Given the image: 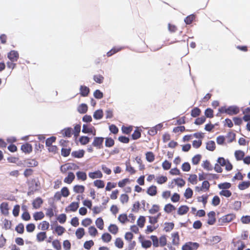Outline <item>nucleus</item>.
Returning a JSON list of instances; mask_svg holds the SVG:
<instances>
[{
  "mask_svg": "<svg viewBox=\"0 0 250 250\" xmlns=\"http://www.w3.org/2000/svg\"><path fill=\"white\" fill-rule=\"evenodd\" d=\"M219 195L228 198L231 196L232 192L229 189H223L219 192Z\"/></svg>",
  "mask_w": 250,
  "mask_h": 250,
  "instance_id": "obj_57",
  "label": "nucleus"
},
{
  "mask_svg": "<svg viewBox=\"0 0 250 250\" xmlns=\"http://www.w3.org/2000/svg\"><path fill=\"white\" fill-rule=\"evenodd\" d=\"M79 202H73L71 203L69 205V207H70L69 210L72 212L76 211L79 207Z\"/></svg>",
  "mask_w": 250,
  "mask_h": 250,
  "instance_id": "obj_36",
  "label": "nucleus"
},
{
  "mask_svg": "<svg viewBox=\"0 0 250 250\" xmlns=\"http://www.w3.org/2000/svg\"><path fill=\"white\" fill-rule=\"evenodd\" d=\"M201 113V110L198 107H194L190 112L192 117L195 118L199 116Z\"/></svg>",
  "mask_w": 250,
  "mask_h": 250,
  "instance_id": "obj_34",
  "label": "nucleus"
},
{
  "mask_svg": "<svg viewBox=\"0 0 250 250\" xmlns=\"http://www.w3.org/2000/svg\"><path fill=\"white\" fill-rule=\"evenodd\" d=\"M193 193L192 189L190 188H188L185 190L184 196L187 199H188L192 197Z\"/></svg>",
  "mask_w": 250,
  "mask_h": 250,
  "instance_id": "obj_53",
  "label": "nucleus"
},
{
  "mask_svg": "<svg viewBox=\"0 0 250 250\" xmlns=\"http://www.w3.org/2000/svg\"><path fill=\"white\" fill-rule=\"evenodd\" d=\"M123 47H124L123 46H114L110 50L106 52L105 56L107 57H111L114 54L121 50L122 48H123Z\"/></svg>",
  "mask_w": 250,
  "mask_h": 250,
  "instance_id": "obj_14",
  "label": "nucleus"
},
{
  "mask_svg": "<svg viewBox=\"0 0 250 250\" xmlns=\"http://www.w3.org/2000/svg\"><path fill=\"white\" fill-rule=\"evenodd\" d=\"M231 186V184L227 182H225L224 183H221L218 185V188L222 190L223 189H228Z\"/></svg>",
  "mask_w": 250,
  "mask_h": 250,
  "instance_id": "obj_40",
  "label": "nucleus"
},
{
  "mask_svg": "<svg viewBox=\"0 0 250 250\" xmlns=\"http://www.w3.org/2000/svg\"><path fill=\"white\" fill-rule=\"evenodd\" d=\"M173 181L175 182V184L180 188L184 187L186 184L185 181L182 178L178 177L174 179Z\"/></svg>",
  "mask_w": 250,
  "mask_h": 250,
  "instance_id": "obj_44",
  "label": "nucleus"
},
{
  "mask_svg": "<svg viewBox=\"0 0 250 250\" xmlns=\"http://www.w3.org/2000/svg\"><path fill=\"white\" fill-rule=\"evenodd\" d=\"M124 241L122 238L118 237L116 239L115 241V246L118 249H122L124 246Z\"/></svg>",
  "mask_w": 250,
  "mask_h": 250,
  "instance_id": "obj_56",
  "label": "nucleus"
},
{
  "mask_svg": "<svg viewBox=\"0 0 250 250\" xmlns=\"http://www.w3.org/2000/svg\"><path fill=\"white\" fill-rule=\"evenodd\" d=\"M15 230L20 234H22L24 231V225L22 223H19L15 228Z\"/></svg>",
  "mask_w": 250,
  "mask_h": 250,
  "instance_id": "obj_61",
  "label": "nucleus"
},
{
  "mask_svg": "<svg viewBox=\"0 0 250 250\" xmlns=\"http://www.w3.org/2000/svg\"><path fill=\"white\" fill-rule=\"evenodd\" d=\"M199 246V244L197 242L189 241L183 245L182 250H196Z\"/></svg>",
  "mask_w": 250,
  "mask_h": 250,
  "instance_id": "obj_4",
  "label": "nucleus"
},
{
  "mask_svg": "<svg viewBox=\"0 0 250 250\" xmlns=\"http://www.w3.org/2000/svg\"><path fill=\"white\" fill-rule=\"evenodd\" d=\"M132 129L133 127L132 125H129L127 126H125L123 125L121 128L123 133L127 135L130 134L132 130Z\"/></svg>",
  "mask_w": 250,
  "mask_h": 250,
  "instance_id": "obj_52",
  "label": "nucleus"
},
{
  "mask_svg": "<svg viewBox=\"0 0 250 250\" xmlns=\"http://www.w3.org/2000/svg\"><path fill=\"white\" fill-rule=\"evenodd\" d=\"M93 129H94V127L91 125L83 124L82 131L84 134H90Z\"/></svg>",
  "mask_w": 250,
  "mask_h": 250,
  "instance_id": "obj_18",
  "label": "nucleus"
},
{
  "mask_svg": "<svg viewBox=\"0 0 250 250\" xmlns=\"http://www.w3.org/2000/svg\"><path fill=\"white\" fill-rule=\"evenodd\" d=\"M93 96L95 98L99 100L103 98L104 94L100 90L96 89L93 93Z\"/></svg>",
  "mask_w": 250,
  "mask_h": 250,
  "instance_id": "obj_58",
  "label": "nucleus"
},
{
  "mask_svg": "<svg viewBox=\"0 0 250 250\" xmlns=\"http://www.w3.org/2000/svg\"><path fill=\"white\" fill-rule=\"evenodd\" d=\"M202 166L203 167V168L205 169H206L208 171L212 170L213 169V167L210 163V162L208 160H206L203 162V163L202 165Z\"/></svg>",
  "mask_w": 250,
  "mask_h": 250,
  "instance_id": "obj_46",
  "label": "nucleus"
},
{
  "mask_svg": "<svg viewBox=\"0 0 250 250\" xmlns=\"http://www.w3.org/2000/svg\"><path fill=\"white\" fill-rule=\"evenodd\" d=\"M62 136L65 138H70L73 134V129L71 127H67L62 130Z\"/></svg>",
  "mask_w": 250,
  "mask_h": 250,
  "instance_id": "obj_11",
  "label": "nucleus"
},
{
  "mask_svg": "<svg viewBox=\"0 0 250 250\" xmlns=\"http://www.w3.org/2000/svg\"><path fill=\"white\" fill-rule=\"evenodd\" d=\"M108 231L113 234H116L118 231L119 228L116 224H111L108 228Z\"/></svg>",
  "mask_w": 250,
  "mask_h": 250,
  "instance_id": "obj_32",
  "label": "nucleus"
},
{
  "mask_svg": "<svg viewBox=\"0 0 250 250\" xmlns=\"http://www.w3.org/2000/svg\"><path fill=\"white\" fill-rule=\"evenodd\" d=\"M76 236L78 239H81L85 234V230L83 228H79L75 232Z\"/></svg>",
  "mask_w": 250,
  "mask_h": 250,
  "instance_id": "obj_30",
  "label": "nucleus"
},
{
  "mask_svg": "<svg viewBox=\"0 0 250 250\" xmlns=\"http://www.w3.org/2000/svg\"><path fill=\"white\" fill-rule=\"evenodd\" d=\"M88 110V105L85 103L80 104L77 107L78 112L81 114H84L87 112Z\"/></svg>",
  "mask_w": 250,
  "mask_h": 250,
  "instance_id": "obj_19",
  "label": "nucleus"
},
{
  "mask_svg": "<svg viewBox=\"0 0 250 250\" xmlns=\"http://www.w3.org/2000/svg\"><path fill=\"white\" fill-rule=\"evenodd\" d=\"M101 239L103 242L105 243H109L112 239V236L108 232H104L102 234Z\"/></svg>",
  "mask_w": 250,
  "mask_h": 250,
  "instance_id": "obj_38",
  "label": "nucleus"
},
{
  "mask_svg": "<svg viewBox=\"0 0 250 250\" xmlns=\"http://www.w3.org/2000/svg\"><path fill=\"white\" fill-rule=\"evenodd\" d=\"M142 129L138 127H136L133 133L131 134V138L133 140H136L139 139L141 136Z\"/></svg>",
  "mask_w": 250,
  "mask_h": 250,
  "instance_id": "obj_17",
  "label": "nucleus"
},
{
  "mask_svg": "<svg viewBox=\"0 0 250 250\" xmlns=\"http://www.w3.org/2000/svg\"><path fill=\"white\" fill-rule=\"evenodd\" d=\"M0 210L2 214L8 215L9 214L8 203L7 202L1 203L0 205Z\"/></svg>",
  "mask_w": 250,
  "mask_h": 250,
  "instance_id": "obj_13",
  "label": "nucleus"
},
{
  "mask_svg": "<svg viewBox=\"0 0 250 250\" xmlns=\"http://www.w3.org/2000/svg\"><path fill=\"white\" fill-rule=\"evenodd\" d=\"M89 177L94 179L96 178H101L103 177V174L100 170H96L94 172H89L88 173Z\"/></svg>",
  "mask_w": 250,
  "mask_h": 250,
  "instance_id": "obj_16",
  "label": "nucleus"
},
{
  "mask_svg": "<svg viewBox=\"0 0 250 250\" xmlns=\"http://www.w3.org/2000/svg\"><path fill=\"white\" fill-rule=\"evenodd\" d=\"M81 123L78 124H76L74 125V130H73V134L74 135V137H77L80 134V133L81 132Z\"/></svg>",
  "mask_w": 250,
  "mask_h": 250,
  "instance_id": "obj_50",
  "label": "nucleus"
},
{
  "mask_svg": "<svg viewBox=\"0 0 250 250\" xmlns=\"http://www.w3.org/2000/svg\"><path fill=\"white\" fill-rule=\"evenodd\" d=\"M206 120V118L205 116H201L196 118L194 123L197 125H200L203 124Z\"/></svg>",
  "mask_w": 250,
  "mask_h": 250,
  "instance_id": "obj_59",
  "label": "nucleus"
},
{
  "mask_svg": "<svg viewBox=\"0 0 250 250\" xmlns=\"http://www.w3.org/2000/svg\"><path fill=\"white\" fill-rule=\"evenodd\" d=\"M95 224L97 227L100 229H103L104 226V220L102 217H98L95 221Z\"/></svg>",
  "mask_w": 250,
  "mask_h": 250,
  "instance_id": "obj_42",
  "label": "nucleus"
},
{
  "mask_svg": "<svg viewBox=\"0 0 250 250\" xmlns=\"http://www.w3.org/2000/svg\"><path fill=\"white\" fill-rule=\"evenodd\" d=\"M176 209L175 207L171 203L166 204L164 208L165 212L170 213L173 210Z\"/></svg>",
  "mask_w": 250,
  "mask_h": 250,
  "instance_id": "obj_29",
  "label": "nucleus"
},
{
  "mask_svg": "<svg viewBox=\"0 0 250 250\" xmlns=\"http://www.w3.org/2000/svg\"><path fill=\"white\" fill-rule=\"evenodd\" d=\"M75 178V176L74 173L72 171H69L68 172V175L66 177H65V178L63 180V181L64 183L70 184L72 183L73 181Z\"/></svg>",
  "mask_w": 250,
  "mask_h": 250,
  "instance_id": "obj_15",
  "label": "nucleus"
},
{
  "mask_svg": "<svg viewBox=\"0 0 250 250\" xmlns=\"http://www.w3.org/2000/svg\"><path fill=\"white\" fill-rule=\"evenodd\" d=\"M94 243L92 240L86 241L83 244V247L85 249L89 250L94 246Z\"/></svg>",
  "mask_w": 250,
  "mask_h": 250,
  "instance_id": "obj_63",
  "label": "nucleus"
},
{
  "mask_svg": "<svg viewBox=\"0 0 250 250\" xmlns=\"http://www.w3.org/2000/svg\"><path fill=\"white\" fill-rule=\"evenodd\" d=\"M165 225H166L164 228V230L166 232H169L173 229L174 227V224L173 222H165Z\"/></svg>",
  "mask_w": 250,
  "mask_h": 250,
  "instance_id": "obj_43",
  "label": "nucleus"
},
{
  "mask_svg": "<svg viewBox=\"0 0 250 250\" xmlns=\"http://www.w3.org/2000/svg\"><path fill=\"white\" fill-rule=\"evenodd\" d=\"M245 152L241 150H237L234 152V156L237 161H241L245 156Z\"/></svg>",
  "mask_w": 250,
  "mask_h": 250,
  "instance_id": "obj_26",
  "label": "nucleus"
},
{
  "mask_svg": "<svg viewBox=\"0 0 250 250\" xmlns=\"http://www.w3.org/2000/svg\"><path fill=\"white\" fill-rule=\"evenodd\" d=\"M202 158V155L201 154H198L194 156L192 158V163L193 165H198Z\"/></svg>",
  "mask_w": 250,
  "mask_h": 250,
  "instance_id": "obj_55",
  "label": "nucleus"
},
{
  "mask_svg": "<svg viewBox=\"0 0 250 250\" xmlns=\"http://www.w3.org/2000/svg\"><path fill=\"white\" fill-rule=\"evenodd\" d=\"M228 114L231 116L236 115L240 112L239 107L235 105H230L228 107Z\"/></svg>",
  "mask_w": 250,
  "mask_h": 250,
  "instance_id": "obj_7",
  "label": "nucleus"
},
{
  "mask_svg": "<svg viewBox=\"0 0 250 250\" xmlns=\"http://www.w3.org/2000/svg\"><path fill=\"white\" fill-rule=\"evenodd\" d=\"M78 180H81L83 181L87 179V175L85 172L83 171H78L76 173Z\"/></svg>",
  "mask_w": 250,
  "mask_h": 250,
  "instance_id": "obj_27",
  "label": "nucleus"
},
{
  "mask_svg": "<svg viewBox=\"0 0 250 250\" xmlns=\"http://www.w3.org/2000/svg\"><path fill=\"white\" fill-rule=\"evenodd\" d=\"M205 117L208 118H212L213 117V110L210 107H208L205 109Z\"/></svg>",
  "mask_w": 250,
  "mask_h": 250,
  "instance_id": "obj_49",
  "label": "nucleus"
},
{
  "mask_svg": "<svg viewBox=\"0 0 250 250\" xmlns=\"http://www.w3.org/2000/svg\"><path fill=\"white\" fill-rule=\"evenodd\" d=\"M125 165H126V171L129 172L131 174H133L136 172V170L134 169V168L132 167L130 164L129 160H127L125 162Z\"/></svg>",
  "mask_w": 250,
  "mask_h": 250,
  "instance_id": "obj_39",
  "label": "nucleus"
},
{
  "mask_svg": "<svg viewBox=\"0 0 250 250\" xmlns=\"http://www.w3.org/2000/svg\"><path fill=\"white\" fill-rule=\"evenodd\" d=\"M91 138L87 136H81L79 139V142L82 145H86L88 144L91 140Z\"/></svg>",
  "mask_w": 250,
  "mask_h": 250,
  "instance_id": "obj_25",
  "label": "nucleus"
},
{
  "mask_svg": "<svg viewBox=\"0 0 250 250\" xmlns=\"http://www.w3.org/2000/svg\"><path fill=\"white\" fill-rule=\"evenodd\" d=\"M206 148L210 151H213L216 148V145L214 141H209L206 143Z\"/></svg>",
  "mask_w": 250,
  "mask_h": 250,
  "instance_id": "obj_24",
  "label": "nucleus"
},
{
  "mask_svg": "<svg viewBox=\"0 0 250 250\" xmlns=\"http://www.w3.org/2000/svg\"><path fill=\"white\" fill-rule=\"evenodd\" d=\"M139 242L141 243L142 248L144 249H148L150 248L152 245V242L149 240L145 239V236L143 235H140L138 238Z\"/></svg>",
  "mask_w": 250,
  "mask_h": 250,
  "instance_id": "obj_5",
  "label": "nucleus"
},
{
  "mask_svg": "<svg viewBox=\"0 0 250 250\" xmlns=\"http://www.w3.org/2000/svg\"><path fill=\"white\" fill-rule=\"evenodd\" d=\"M93 118L95 120H101L104 116L103 110L102 109H98L93 113Z\"/></svg>",
  "mask_w": 250,
  "mask_h": 250,
  "instance_id": "obj_22",
  "label": "nucleus"
},
{
  "mask_svg": "<svg viewBox=\"0 0 250 250\" xmlns=\"http://www.w3.org/2000/svg\"><path fill=\"white\" fill-rule=\"evenodd\" d=\"M66 219L67 216L65 213L60 214L57 217V220L62 224H64L66 222Z\"/></svg>",
  "mask_w": 250,
  "mask_h": 250,
  "instance_id": "obj_60",
  "label": "nucleus"
},
{
  "mask_svg": "<svg viewBox=\"0 0 250 250\" xmlns=\"http://www.w3.org/2000/svg\"><path fill=\"white\" fill-rule=\"evenodd\" d=\"M150 238L152 241V245L154 247L157 248L160 246L159 239L158 238L156 235H152L150 236Z\"/></svg>",
  "mask_w": 250,
  "mask_h": 250,
  "instance_id": "obj_47",
  "label": "nucleus"
},
{
  "mask_svg": "<svg viewBox=\"0 0 250 250\" xmlns=\"http://www.w3.org/2000/svg\"><path fill=\"white\" fill-rule=\"evenodd\" d=\"M43 203V200L41 197H38L36 198L32 201V204L33 208L34 209H36L39 208L41 207V206L42 205Z\"/></svg>",
  "mask_w": 250,
  "mask_h": 250,
  "instance_id": "obj_10",
  "label": "nucleus"
},
{
  "mask_svg": "<svg viewBox=\"0 0 250 250\" xmlns=\"http://www.w3.org/2000/svg\"><path fill=\"white\" fill-rule=\"evenodd\" d=\"M208 220H207V224L209 225H213L216 221L215 217L216 213L214 211H210L207 214Z\"/></svg>",
  "mask_w": 250,
  "mask_h": 250,
  "instance_id": "obj_6",
  "label": "nucleus"
},
{
  "mask_svg": "<svg viewBox=\"0 0 250 250\" xmlns=\"http://www.w3.org/2000/svg\"><path fill=\"white\" fill-rule=\"evenodd\" d=\"M88 233L90 235L95 237L98 234V232L95 226H91L88 228Z\"/></svg>",
  "mask_w": 250,
  "mask_h": 250,
  "instance_id": "obj_54",
  "label": "nucleus"
},
{
  "mask_svg": "<svg viewBox=\"0 0 250 250\" xmlns=\"http://www.w3.org/2000/svg\"><path fill=\"white\" fill-rule=\"evenodd\" d=\"M146 160L149 162L151 163L154 161L155 159V155L152 151H147L146 153Z\"/></svg>",
  "mask_w": 250,
  "mask_h": 250,
  "instance_id": "obj_33",
  "label": "nucleus"
},
{
  "mask_svg": "<svg viewBox=\"0 0 250 250\" xmlns=\"http://www.w3.org/2000/svg\"><path fill=\"white\" fill-rule=\"evenodd\" d=\"M250 186V181H244L238 184V188L240 190H243L249 188Z\"/></svg>",
  "mask_w": 250,
  "mask_h": 250,
  "instance_id": "obj_23",
  "label": "nucleus"
},
{
  "mask_svg": "<svg viewBox=\"0 0 250 250\" xmlns=\"http://www.w3.org/2000/svg\"><path fill=\"white\" fill-rule=\"evenodd\" d=\"M105 139V146L107 147H111L114 145L115 141L111 137H106Z\"/></svg>",
  "mask_w": 250,
  "mask_h": 250,
  "instance_id": "obj_31",
  "label": "nucleus"
},
{
  "mask_svg": "<svg viewBox=\"0 0 250 250\" xmlns=\"http://www.w3.org/2000/svg\"><path fill=\"white\" fill-rule=\"evenodd\" d=\"M54 230L59 236H61L65 231V229L61 225H57V226L54 228Z\"/></svg>",
  "mask_w": 250,
  "mask_h": 250,
  "instance_id": "obj_48",
  "label": "nucleus"
},
{
  "mask_svg": "<svg viewBox=\"0 0 250 250\" xmlns=\"http://www.w3.org/2000/svg\"><path fill=\"white\" fill-rule=\"evenodd\" d=\"M118 219L122 224H125L126 222L129 221V220L127 218L126 213L120 214L118 216Z\"/></svg>",
  "mask_w": 250,
  "mask_h": 250,
  "instance_id": "obj_45",
  "label": "nucleus"
},
{
  "mask_svg": "<svg viewBox=\"0 0 250 250\" xmlns=\"http://www.w3.org/2000/svg\"><path fill=\"white\" fill-rule=\"evenodd\" d=\"M7 58L9 61L6 62H14L19 58V53L17 50H11L7 53Z\"/></svg>",
  "mask_w": 250,
  "mask_h": 250,
  "instance_id": "obj_3",
  "label": "nucleus"
},
{
  "mask_svg": "<svg viewBox=\"0 0 250 250\" xmlns=\"http://www.w3.org/2000/svg\"><path fill=\"white\" fill-rule=\"evenodd\" d=\"M84 154L85 150L82 149L72 151L71 153V156L73 158L80 159L84 156Z\"/></svg>",
  "mask_w": 250,
  "mask_h": 250,
  "instance_id": "obj_12",
  "label": "nucleus"
},
{
  "mask_svg": "<svg viewBox=\"0 0 250 250\" xmlns=\"http://www.w3.org/2000/svg\"><path fill=\"white\" fill-rule=\"evenodd\" d=\"M104 138L103 137H94L91 146L96 147L97 149L104 147Z\"/></svg>",
  "mask_w": 250,
  "mask_h": 250,
  "instance_id": "obj_2",
  "label": "nucleus"
},
{
  "mask_svg": "<svg viewBox=\"0 0 250 250\" xmlns=\"http://www.w3.org/2000/svg\"><path fill=\"white\" fill-rule=\"evenodd\" d=\"M146 193L151 196L156 195L157 193V187L155 185H151L147 189Z\"/></svg>",
  "mask_w": 250,
  "mask_h": 250,
  "instance_id": "obj_21",
  "label": "nucleus"
},
{
  "mask_svg": "<svg viewBox=\"0 0 250 250\" xmlns=\"http://www.w3.org/2000/svg\"><path fill=\"white\" fill-rule=\"evenodd\" d=\"M236 217V215L234 213H229L222 217H220L218 220V225L223 226L225 223H229L233 221Z\"/></svg>",
  "mask_w": 250,
  "mask_h": 250,
  "instance_id": "obj_1",
  "label": "nucleus"
},
{
  "mask_svg": "<svg viewBox=\"0 0 250 250\" xmlns=\"http://www.w3.org/2000/svg\"><path fill=\"white\" fill-rule=\"evenodd\" d=\"M189 210V207L187 205H181L178 208L177 214L183 215L186 214Z\"/></svg>",
  "mask_w": 250,
  "mask_h": 250,
  "instance_id": "obj_20",
  "label": "nucleus"
},
{
  "mask_svg": "<svg viewBox=\"0 0 250 250\" xmlns=\"http://www.w3.org/2000/svg\"><path fill=\"white\" fill-rule=\"evenodd\" d=\"M33 217L35 221L40 220L44 218V214L42 211H36L33 214Z\"/></svg>",
  "mask_w": 250,
  "mask_h": 250,
  "instance_id": "obj_37",
  "label": "nucleus"
},
{
  "mask_svg": "<svg viewBox=\"0 0 250 250\" xmlns=\"http://www.w3.org/2000/svg\"><path fill=\"white\" fill-rule=\"evenodd\" d=\"M146 221V219L144 216H140L137 221V224L140 228H142L145 226Z\"/></svg>",
  "mask_w": 250,
  "mask_h": 250,
  "instance_id": "obj_41",
  "label": "nucleus"
},
{
  "mask_svg": "<svg viewBox=\"0 0 250 250\" xmlns=\"http://www.w3.org/2000/svg\"><path fill=\"white\" fill-rule=\"evenodd\" d=\"M85 190V187L83 185H76L73 187V191L76 193H83Z\"/></svg>",
  "mask_w": 250,
  "mask_h": 250,
  "instance_id": "obj_28",
  "label": "nucleus"
},
{
  "mask_svg": "<svg viewBox=\"0 0 250 250\" xmlns=\"http://www.w3.org/2000/svg\"><path fill=\"white\" fill-rule=\"evenodd\" d=\"M90 88L84 85H81L80 87V93L81 96L85 97L88 96L90 93Z\"/></svg>",
  "mask_w": 250,
  "mask_h": 250,
  "instance_id": "obj_9",
  "label": "nucleus"
},
{
  "mask_svg": "<svg viewBox=\"0 0 250 250\" xmlns=\"http://www.w3.org/2000/svg\"><path fill=\"white\" fill-rule=\"evenodd\" d=\"M47 238L45 231H41L37 234V240L38 242H42Z\"/></svg>",
  "mask_w": 250,
  "mask_h": 250,
  "instance_id": "obj_35",
  "label": "nucleus"
},
{
  "mask_svg": "<svg viewBox=\"0 0 250 250\" xmlns=\"http://www.w3.org/2000/svg\"><path fill=\"white\" fill-rule=\"evenodd\" d=\"M60 193L63 197H67L70 194V191L68 188L66 187H63L62 188Z\"/></svg>",
  "mask_w": 250,
  "mask_h": 250,
  "instance_id": "obj_62",
  "label": "nucleus"
},
{
  "mask_svg": "<svg viewBox=\"0 0 250 250\" xmlns=\"http://www.w3.org/2000/svg\"><path fill=\"white\" fill-rule=\"evenodd\" d=\"M21 149L25 154H29L32 151L33 147L30 143H25L21 146Z\"/></svg>",
  "mask_w": 250,
  "mask_h": 250,
  "instance_id": "obj_8",
  "label": "nucleus"
},
{
  "mask_svg": "<svg viewBox=\"0 0 250 250\" xmlns=\"http://www.w3.org/2000/svg\"><path fill=\"white\" fill-rule=\"evenodd\" d=\"M52 246L56 250H61L62 249L61 244L58 239L54 240L52 242Z\"/></svg>",
  "mask_w": 250,
  "mask_h": 250,
  "instance_id": "obj_64",
  "label": "nucleus"
},
{
  "mask_svg": "<svg viewBox=\"0 0 250 250\" xmlns=\"http://www.w3.org/2000/svg\"><path fill=\"white\" fill-rule=\"evenodd\" d=\"M93 184L98 188H103L104 187V182L102 180H96L94 181Z\"/></svg>",
  "mask_w": 250,
  "mask_h": 250,
  "instance_id": "obj_51",
  "label": "nucleus"
}]
</instances>
